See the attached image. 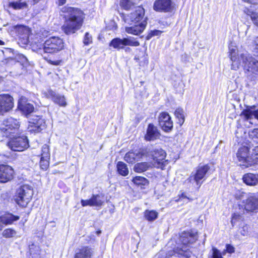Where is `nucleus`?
<instances>
[{"instance_id":"nucleus-22","label":"nucleus","mask_w":258,"mask_h":258,"mask_svg":"<svg viewBox=\"0 0 258 258\" xmlns=\"http://www.w3.org/2000/svg\"><path fill=\"white\" fill-rule=\"evenodd\" d=\"M18 108L27 116L33 112L34 109L33 105L30 103H28L26 98L24 97H21L19 99Z\"/></svg>"},{"instance_id":"nucleus-10","label":"nucleus","mask_w":258,"mask_h":258,"mask_svg":"<svg viewBox=\"0 0 258 258\" xmlns=\"http://www.w3.org/2000/svg\"><path fill=\"white\" fill-rule=\"evenodd\" d=\"M124 21L128 24H137L142 21L147 22V18L145 16V10L143 8L138 7L136 10L126 16H124Z\"/></svg>"},{"instance_id":"nucleus-40","label":"nucleus","mask_w":258,"mask_h":258,"mask_svg":"<svg viewBox=\"0 0 258 258\" xmlns=\"http://www.w3.org/2000/svg\"><path fill=\"white\" fill-rule=\"evenodd\" d=\"M243 220V218L242 216H241L239 214L234 213L231 219V224L233 226H234V225L236 224L237 223L240 222H242Z\"/></svg>"},{"instance_id":"nucleus-59","label":"nucleus","mask_w":258,"mask_h":258,"mask_svg":"<svg viewBox=\"0 0 258 258\" xmlns=\"http://www.w3.org/2000/svg\"><path fill=\"white\" fill-rule=\"evenodd\" d=\"M4 42H3L2 40L0 39V45H2L4 44Z\"/></svg>"},{"instance_id":"nucleus-7","label":"nucleus","mask_w":258,"mask_h":258,"mask_svg":"<svg viewBox=\"0 0 258 258\" xmlns=\"http://www.w3.org/2000/svg\"><path fill=\"white\" fill-rule=\"evenodd\" d=\"M7 146L12 151H23L29 147L28 140L25 136L11 138L7 143Z\"/></svg>"},{"instance_id":"nucleus-51","label":"nucleus","mask_w":258,"mask_h":258,"mask_svg":"<svg viewBox=\"0 0 258 258\" xmlns=\"http://www.w3.org/2000/svg\"><path fill=\"white\" fill-rule=\"evenodd\" d=\"M67 0H57V3L59 6H62L66 4Z\"/></svg>"},{"instance_id":"nucleus-14","label":"nucleus","mask_w":258,"mask_h":258,"mask_svg":"<svg viewBox=\"0 0 258 258\" xmlns=\"http://www.w3.org/2000/svg\"><path fill=\"white\" fill-rule=\"evenodd\" d=\"M159 124L160 127L165 132H169L173 128V121L170 116L167 112H162L158 118Z\"/></svg>"},{"instance_id":"nucleus-23","label":"nucleus","mask_w":258,"mask_h":258,"mask_svg":"<svg viewBox=\"0 0 258 258\" xmlns=\"http://www.w3.org/2000/svg\"><path fill=\"white\" fill-rule=\"evenodd\" d=\"M47 97L51 99L55 104L62 107H65L67 103L63 95L56 94L51 90H49L46 94Z\"/></svg>"},{"instance_id":"nucleus-13","label":"nucleus","mask_w":258,"mask_h":258,"mask_svg":"<svg viewBox=\"0 0 258 258\" xmlns=\"http://www.w3.org/2000/svg\"><path fill=\"white\" fill-rule=\"evenodd\" d=\"M150 155L151 156L154 162L153 165L155 167L162 168L165 166L166 153L163 150L161 149H155L150 152Z\"/></svg>"},{"instance_id":"nucleus-47","label":"nucleus","mask_w":258,"mask_h":258,"mask_svg":"<svg viewBox=\"0 0 258 258\" xmlns=\"http://www.w3.org/2000/svg\"><path fill=\"white\" fill-rule=\"evenodd\" d=\"M251 156L254 159H255L256 164L258 160V146L255 147L252 149V155Z\"/></svg>"},{"instance_id":"nucleus-37","label":"nucleus","mask_w":258,"mask_h":258,"mask_svg":"<svg viewBox=\"0 0 258 258\" xmlns=\"http://www.w3.org/2000/svg\"><path fill=\"white\" fill-rule=\"evenodd\" d=\"M184 111L181 108H177L174 112L175 117L178 119V123L181 125L184 122Z\"/></svg>"},{"instance_id":"nucleus-39","label":"nucleus","mask_w":258,"mask_h":258,"mask_svg":"<svg viewBox=\"0 0 258 258\" xmlns=\"http://www.w3.org/2000/svg\"><path fill=\"white\" fill-rule=\"evenodd\" d=\"M133 181L137 185H145L148 183V180L142 176H136L133 179Z\"/></svg>"},{"instance_id":"nucleus-4","label":"nucleus","mask_w":258,"mask_h":258,"mask_svg":"<svg viewBox=\"0 0 258 258\" xmlns=\"http://www.w3.org/2000/svg\"><path fill=\"white\" fill-rule=\"evenodd\" d=\"M33 195L32 186L28 184H23L17 189L14 199L20 207H26L31 200Z\"/></svg>"},{"instance_id":"nucleus-54","label":"nucleus","mask_w":258,"mask_h":258,"mask_svg":"<svg viewBox=\"0 0 258 258\" xmlns=\"http://www.w3.org/2000/svg\"><path fill=\"white\" fill-rule=\"evenodd\" d=\"M87 237L90 239V241H91V242L92 241H95V237H94V235L88 236H87Z\"/></svg>"},{"instance_id":"nucleus-45","label":"nucleus","mask_w":258,"mask_h":258,"mask_svg":"<svg viewBox=\"0 0 258 258\" xmlns=\"http://www.w3.org/2000/svg\"><path fill=\"white\" fill-rule=\"evenodd\" d=\"M92 42V38L91 35L88 32H86L85 35L83 42L85 45H88Z\"/></svg>"},{"instance_id":"nucleus-24","label":"nucleus","mask_w":258,"mask_h":258,"mask_svg":"<svg viewBox=\"0 0 258 258\" xmlns=\"http://www.w3.org/2000/svg\"><path fill=\"white\" fill-rule=\"evenodd\" d=\"M243 12L250 17L253 24L258 27V7L254 6L245 7Z\"/></svg>"},{"instance_id":"nucleus-28","label":"nucleus","mask_w":258,"mask_h":258,"mask_svg":"<svg viewBox=\"0 0 258 258\" xmlns=\"http://www.w3.org/2000/svg\"><path fill=\"white\" fill-rule=\"evenodd\" d=\"M242 180L247 185H258V174L246 173L243 175Z\"/></svg>"},{"instance_id":"nucleus-48","label":"nucleus","mask_w":258,"mask_h":258,"mask_svg":"<svg viewBox=\"0 0 258 258\" xmlns=\"http://www.w3.org/2000/svg\"><path fill=\"white\" fill-rule=\"evenodd\" d=\"M18 31L19 33L20 32H22L23 34L25 35L26 36L28 35V30L27 27L24 26H20L18 27Z\"/></svg>"},{"instance_id":"nucleus-5","label":"nucleus","mask_w":258,"mask_h":258,"mask_svg":"<svg viewBox=\"0 0 258 258\" xmlns=\"http://www.w3.org/2000/svg\"><path fill=\"white\" fill-rule=\"evenodd\" d=\"M198 239L197 232H184L181 233L180 236V241L182 246L177 252L179 254L185 256H189L190 254L188 251V247L190 244L195 242Z\"/></svg>"},{"instance_id":"nucleus-15","label":"nucleus","mask_w":258,"mask_h":258,"mask_svg":"<svg viewBox=\"0 0 258 258\" xmlns=\"http://www.w3.org/2000/svg\"><path fill=\"white\" fill-rule=\"evenodd\" d=\"M14 170L13 168L5 164L0 165V182L6 183L13 179Z\"/></svg>"},{"instance_id":"nucleus-49","label":"nucleus","mask_w":258,"mask_h":258,"mask_svg":"<svg viewBox=\"0 0 258 258\" xmlns=\"http://www.w3.org/2000/svg\"><path fill=\"white\" fill-rule=\"evenodd\" d=\"M226 247V249L224 251H225V253L228 252L229 253H232L234 252L235 248L231 245L227 244Z\"/></svg>"},{"instance_id":"nucleus-16","label":"nucleus","mask_w":258,"mask_h":258,"mask_svg":"<svg viewBox=\"0 0 258 258\" xmlns=\"http://www.w3.org/2000/svg\"><path fill=\"white\" fill-rule=\"evenodd\" d=\"M244 209L248 212H256L258 211V195L250 194L244 202Z\"/></svg>"},{"instance_id":"nucleus-2","label":"nucleus","mask_w":258,"mask_h":258,"mask_svg":"<svg viewBox=\"0 0 258 258\" xmlns=\"http://www.w3.org/2000/svg\"><path fill=\"white\" fill-rule=\"evenodd\" d=\"M63 48V41L58 37L53 36L47 39L41 47L38 48L37 52L40 54L43 58L50 64L58 66L60 64V60L52 61L46 57V54L53 53L59 51Z\"/></svg>"},{"instance_id":"nucleus-17","label":"nucleus","mask_w":258,"mask_h":258,"mask_svg":"<svg viewBox=\"0 0 258 258\" xmlns=\"http://www.w3.org/2000/svg\"><path fill=\"white\" fill-rule=\"evenodd\" d=\"M14 106L13 98L9 94L0 95V113L10 111Z\"/></svg>"},{"instance_id":"nucleus-61","label":"nucleus","mask_w":258,"mask_h":258,"mask_svg":"<svg viewBox=\"0 0 258 258\" xmlns=\"http://www.w3.org/2000/svg\"><path fill=\"white\" fill-rule=\"evenodd\" d=\"M24 37H27V36H26V35H25V36H23V38H24Z\"/></svg>"},{"instance_id":"nucleus-33","label":"nucleus","mask_w":258,"mask_h":258,"mask_svg":"<svg viewBox=\"0 0 258 258\" xmlns=\"http://www.w3.org/2000/svg\"><path fill=\"white\" fill-rule=\"evenodd\" d=\"M10 6L15 10H20L27 8L28 5L26 1L20 0L10 3Z\"/></svg>"},{"instance_id":"nucleus-60","label":"nucleus","mask_w":258,"mask_h":258,"mask_svg":"<svg viewBox=\"0 0 258 258\" xmlns=\"http://www.w3.org/2000/svg\"><path fill=\"white\" fill-rule=\"evenodd\" d=\"M2 228H3V226H2V225L0 223V230H2Z\"/></svg>"},{"instance_id":"nucleus-8","label":"nucleus","mask_w":258,"mask_h":258,"mask_svg":"<svg viewBox=\"0 0 258 258\" xmlns=\"http://www.w3.org/2000/svg\"><path fill=\"white\" fill-rule=\"evenodd\" d=\"M139 45V42L136 39L130 36L123 38H115L109 43L110 46L118 50L124 49L126 46L136 47Z\"/></svg>"},{"instance_id":"nucleus-35","label":"nucleus","mask_w":258,"mask_h":258,"mask_svg":"<svg viewBox=\"0 0 258 258\" xmlns=\"http://www.w3.org/2000/svg\"><path fill=\"white\" fill-rule=\"evenodd\" d=\"M39 247L34 244L29 245V253L32 258H39L40 255Z\"/></svg>"},{"instance_id":"nucleus-32","label":"nucleus","mask_w":258,"mask_h":258,"mask_svg":"<svg viewBox=\"0 0 258 258\" xmlns=\"http://www.w3.org/2000/svg\"><path fill=\"white\" fill-rule=\"evenodd\" d=\"M117 170L120 175L124 176L127 175L129 172L127 165L121 161L117 164Z\"/></svg>"},{"instance_id":"nucleus-3","label":"nucleus","mask_w":258,"mask_h":258,"mask_svg":"<svg viewBox=\"0 0 258 258\" xmlns=\"http://www.w3.org/2000/svg\"><path fill=\"white\" fill-rule=\"evenodd\" d=\"M241 66L247 78L254 81L258 79V54L253 56L248 53L240 54Z\"/></svg>"},{"instance_id":"nucleus-46","label":"nucleus","mask_w":258,"mask_h":258,"mask_svg":"<svg viewBox=\"0 0 258 258\" xmlns=\"http://www.w3.org/2000/svg\"><path fill=\"white\" fill-rule=\"evenodd\" d=\"M162 33V31L157 30H154L151 31L148 34L147 38L149 39L154 36L160 35Z\"/></svg>"},{"instance_id":"nucleus-1","label":"nucleus","mask_w":258,"mask_h":258,"mask_svg":"<svg viewBox=\"0 0 258 258\" xmlns=\"http://www.w3.org/2000/svg\"><path fill=\"white\" fill-rule=\"evenodd\" d=\"M83 15L82 11L78 9L71 7L68 8L65 16L66 22L62 27L66 34L74 33L80 29L82 24Z\"/></svg>"},{"instance_id":"nucleus-36","label":"nucleus","mask_w":258,"mask_h":258,"mask_svg":"<svg viewBox=\"0 0 258 258\" xmlns=\"http://www.w3.org/2000/svg\"><path fill=\"white\" fill-rule=\"evenodd\" d=\"M174 250H167V248L161 250L156 255L157 258H170L175 253Z\"/></svg>"},{"instance_id":"nucleus-52","label":"nucleus","mask_w":258,"mask_h":258,"mask_svg":"<svg viewBox=\"0 0 258 258\" xmlns=\"http://www.w3.org/2000/svg\"><path fill=\"white\" fill-rule=\"evenodd\" d=\"M254 44L255 45V49H258V36L255 38L254 40Z\"/></svg>"},{"instance_id":"nucleus-58","label":"nucleus","mask_w":258,"mask_h":258,"mask_svg":"<svg viewBox=\"0 0 258 258\" xmlns=\"http://www.w3.org/2000/svg\"><path fill=\"white\" fill-rule=\"evenodd\" d=\"M101 231L100 230H98V231H97L96 232V234H97V235L100 234L101 233Z\"/></svg>"},{"instance_id":"nucleus-11","label":"nucleus","mask_w":258,"mask_h":258,"mask_svg":"<svg viewBox=\"0 0 258 258\" xmlns=\"http://www.w3.org/2000/svg\"><path fill=\"white\" fill-rule=\"evenodd\" d=\"M209 169L210 167L208 165L199 166L196 172H192L187 180L189 182H195L198 187H200L202 185L200 181L205 179Z\"/></svg>"},{"instance_id":"nucleus-29","label":"nucleus","mask_w":258,"mask_h":258,"mask_svg":"<svg viewBox=\"0 0 258 258\" xmlns=\"http://www.w3.org/2000/svg\"><path fill=\"white\" fill-rule=\"evenodd\" d=\"M241 115L244 116L246 120L251 119L253 118L258 119V110H255L254 107H250L243 110Z\"/></svg>"},{"instance_id":"nucleus-57","label":"nucleus","mask_w":258,"mask_h":258,"mask_svg":"<svg viewBox=\"0 0 258 258\" xmlns=\"http://www.w3.org/2000/svg\"><path fill=\"white\" fill-rule=\"evenodd\" d=\"M186 198V197L185 196V195L184 194H182L180 197V198Z\"/></svg>"},{"instance_id":"nucleus-34","label":"nucleus","mask_w":258,"mask_h":258,"mask_svg":"<svg viewBox=\"0 0 258 258\" xmlns=\"http://www.w3.org/2000/svg\"><path fill=\"white\" fill-rule=\"evenodd\" d=\"M158 213L154 210H146L144 212V217L148 221H153L158 217Z\"/></svg>"},{"instance_id":"nucleus-27","label":"nucleus","mask_w":258,"mask_h":258,"mask_svg":"<svg viewBox=\"0 0 258 258\" xmlns=\"http://www.w3.org/2000/svg\"><path fill=\"white\" fill-rule=\"evenodd\" d=\"M160 136V133L158 132L157 127L153 124H149L147 130V134L145 138L147 141H153L158 138Z\"/></svg>"},{"instance_id":"nucleus-6","label":"nucleus","mask_w":258,"mask_h":258,"mask_svg":"<svg viewBox=\"0 0 258 258\" xmlns=\"http://www.w3.org/2000/svg\"><path fill=\"white\" fill-rule=\"evenodd\" d=\"M20 126L19 122L13 117L8 118L0 123V135L10 137L11 134L17 132Z\"/></svg>"},{"instance_id":"nucleus-21","label":"nucleus","mask_w":258,"mask_h":258,"mask_svg":"<svg viewBox=\"0 0 258 258\" xmlns=\"http://www.w3.org/2000/svg\"><path fill=\"white\" fill-rule=\"evenodd\" d=\"M103 202V198L99 195H93L89 200H82L81 201L83 207L87 206L100 207Z\"/></svg>"},{"instance_id":"nucleus-12","label":"nucleus","mask_w":258,"mask_h":258,"mask_svg":"<svg viewBox=\"0 0 258 258\" xmlns=\"http://www.w3.org/2000/svg\"><path fill=\"white\" fill-rule=\"evenodd\" d=\"M45 126L43 119L39 116H33L30 118L27 127L28 132L30 133H38L41 132Z\"/></svg>"},{"instance_id":"nucleus-25","label":"nucleus","mask_w":258,"mask_h":258,"mask_svg":"<svg viewBox=\"0 0 258 258\" xmlns=\"http://www.w3.org/2000/svg\"><path fill=\"white\" fill-rule=\"evenodd\" d=\"M147 22L142 21V22L135 24L132 27H125V31L128 34L138 35L142 33L145 30Z\"/></svg>"},{"instance_id":"nucleus-55","label":"nucleus","mask_w":258,"mask_h":258,"mask_svg":"<svg viewBox=\"0 0 258 258\" xmlns=\"http://www.w3.org/2000/svg\"><path fill=\"white\" fill-rule=\"evenodd\" d=\"M242 1L244 2L248 3H252L253 2V0H242Z\"/></svg>"},{"instance_id":"nucleus-41","label":"nucleus","mask_w":258,"mask_h":258,"mask_svg":"<svg viewBox=\"0 0 258 258\" xmlns=\"http://www.w3.org/2000/svg\"><path fill=\"white\" fill-rule=\"evenodd\" d=\"M16 232L12 229H7L3 232V235L6 238L13 237L16 235Z\"/></svg>"},{"instance_id":"nucleus-18","label":"nucleus","mask_w":258,"mask_h":258,"mask_svg":"<svg viewBox=\"0 0 258 258\" xmlns=\"http://www.w3.org/2000/svg\"><path fill=\"white\" fill-rule=\"evenodd\" d=\"M171 0H156L154 3L153 9L160 12H169L173 9Z\"/></svg>"},{"instance_id":"nucleus-38","label":"nucleus","mask_w":258,"mask_h":258,"mask_svg":"<svg viewBox=\"0 0 258 258\" xmlns=\"http://www.w3.org/2000/svg\"><path fill=\"white\" fill-rule=\"evenodd\" d=\"M41 158L50 159L49 146L46 144H44L42 147Z\"/></svg>"},{"instance_id":"nucleus-53","label":"nucleus","mask_w":258,"mask_h":258,"mask_svg":"<svg viewBox=\"0 0 258 258\" xmlns=\"http://www.w3.org/2000/svg\"><path fill=\"white\" fill-rule=\"evenodd\" d=\"M21 59L22 61L23 62H24H24H27L28 61V59H27V58L25 56H24V55H22L21 56Z\"/></svg>"},{"instance_id":"nucleus-9","label":"nucleus","mask_w":258,"mask_h":258,"mask_svg":"<svg viewBox=\"0 0 258 258\" xmlns=\"http://www.w3.org/2000/svg\"><path fill=\"white\" fill-rule=\"evenodd\" d=\"M249 148L246 146L240 147L237 152V157L240 163V166L248 167L256 164L255 159L248 156Z\"/></svg>"},{"instance_id":"nucleus-26","label":"nucleus","mask_w":258,"mask_h":258,"mask_svg":"<svg viewBox=\"0 0 258 258\" xmlns=\"http://www.w3.org/2000/svg\"><path fill=\"white\" fill-rule=\"evenodd\" d=\"M93 249L88 246H83L77 250L74 258H92Z\"/></svg>"},{"instance_id":"nucleus-56","label":"nucleus","mask_w":258,"mask_h":258,"mask_svg":"<svg viewBox=\"0 0 258 258\" xmlns=\"http://www.w3.org/2000/svg\"><path fill=\"white\" fill-rule=\"evenodd\" d=\"M124 49L125 52H130L131 50V49L130 47H124Z\"/></svg>"},{"instance_id":"nucleus-62","label":"nucleus","mask_w":258,"mask_h":258,"mask_svg":"<svg viewBox=\"0 0 258 258\" xmlns=\"http://www.w3.org/2000/svg\"><path fill=\"white\" fill-rule=\"evenodd\" d=\"M2 80V78L0 77V81Z\"/></svg>"},{"instance_id":"nucleus-44","label":"nucleus","mask_w":258,"mask_h":258,"mask_svg":"<svg viewBox=\"0 0 258 258\" xmlns=\"http://www.w3.org/2000/svg\"><path fill=\"white\" fill-rule=\"evenodd\" d=\"M240 232L242 235L245 236H247L249 232V227L246 224H244L242 227L240 228Z\"/></svg>"},{"instance_id":"nucleus-30","label":"nucleus","mask_w":258,"mask_h":258,"mask_svg":"<svg viewBox=\"0 0 258 258\" xmlns=\"http://www.w3.org/2000/svg\"><path fill=\"white\" fill-rule=\"evenodd\" d=\"M20 219L18 216H15L11 213H6L0 217V222L4 224H11L14 221Z\"/></svg>"},{"instance_id":"nucleus-50","label":"nucleus","mask_w":258,"mask_h":258,"mask_svg":"<svg viewBox=\"0 0 258 258\" xmlns=\"http://www.w3.org/2000/svg\"><path fill=\"white\" fill-rule=\"evenodd\" d=\"M251 136L258 139V128H254L251 132Z\"/></svg>"},{"instance_id":"nucleus-42","label":"nucleus","mask_w":258,"mask_h":258,"mask_svg":"<svg viewBox=\"0 0 258 258\" xmlns=\"http://www.w3.org/2000/svg\"><path fill=\"white\" fill-rule=\"evenodd\" d=\"M134 4L130 0H121L120 6L125 10H129L133 6Z\"/></svg>"},{"instance_id":"nucleus-20","label":"nucleus","mask_w":258,"mask_h":258,"mask_svg":"<svg viewBox=\"0 0 258 258\" xmlns=\"http://www.w3.org/2000/svg\"><path fill=\"white\" fill-rule=\"evenodd\" d=\"M237 52L236 47L229 46V56L232 61L231 69L235 71L238 70L241 66L240 54H238Z\"/></svg>"},{"instance_id":"nucleus-43","label":"nucleus","mask_w":258,"mask_h":258,"mask_svg":"<svg viewBox=\"0 0 258 258\" xmlns=\"http://www.w3.org/2000/svg\"><path fill=\"white\" fill-rule=\"evenodd\" d=\"M49 159H50L41 158L40 161V166L42 169L45 170L47 169L49 166Z\"/></svg>"},{"instance_id":"nucleus-19","label":"nucleus","mask_w":258,"mask_h":258,"mask_svg":"<svg viewBox=\"0 0 258 258\" xmlns=\"http://www.w3.org/2000/svg\"><path fill=\"white\" fill-rule=\"evenodd\" d=\"M146 151L140 150L138 151L127 152L124 156V159L128 163H134L146 156Z\"/></svg>"},{"instance_id":"nucleus-31","label":"nucleus","mask_w":258,"mask_h":258,"mask_svg":"<svg viewBox=\"0 0 258 258\" xmlns=\"http://www.w3.org/2000/svg\"><path fill=\"white\" fill-rule=\"evenodd\" d=\"M151 167V164L147 162H141L136 164L134 168V171L136 172L141 173L147 170Z\"/></svg>"}]
</instances>
